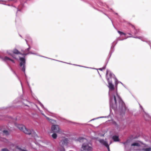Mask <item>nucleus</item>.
<instances>
[{
  "label": "nucleus",
  "mask_w": 151,
  "mask_h": 151,
  "mask_svg": "<svg viewBox=\"0 0 151 151\" xmlns=\"http://www.w3.org/2000/svg\"><path fill=\"white\" fill-rule=\"evenodd\" d=\"M114 100L116 106H117V101H118L119 103V107L121 110L125 109V104L118 95L117 93H116V96H114Z\"/></svg>",
  "instance_id": "f257e3e1"
},
{
  "label": "nucleus",
  "mask_w": 151,
  "mask_h": 151,
  "mask_svg": "<svg viewBox=\"0 0 151 151\" xmlns=\"http://www.w3.org/2000/svg\"><path fill=\"white\" fill-rule=\"evenodd\" d=\"M17 127L24 133L27 134H32L35 133L33 130H30L25 127L23 125H18Z\"/></svg>",
  "instance_id": "f03ea898"
},
{
  "label": "nucleus",
  "mask_w": 151,
  "mask_h": 151,
  "mask_svg": "<svg viewBox=\"0 0 151 151\" xmlns=\"http://www.w3.org/2000/svg\"><path fill=\"white\" fill-rule=\"evenodd\" d=\"M19 60L20 61L19 65L21 67V70L22 71L24 72V73L25 74V70L26 67L25 59L24 58H20Z\"/></svg>",
  "instance_id": "7ed1b4c3"
},
{
  "label": "nucleus",
  "mask_w": 151,
  "mask_h": 151,
  "mask_svg": "<svg viewBox=\"0 0 151 151\" xmlns=\"http://www.w3.org/2000/svg\"><path fill=\"white\" fill-rule=\"evenodd\" d=\"M82 151H92L91 147L88 144L83 143L82 147Z\"/></svg>",
  "instance_id": "20e7f679"
},
{
  "label": "nucleus",
  "mask_w": 151,
  "mask_h": 151,
  "mask_svg": "<svg viewBox=\"0 0 151 151\" xmlns=\"http://www.w3.org/2000/svg\"><path fill=\"white\" fill-rule=\"evenodd\" d=\"M68 143V140L66 138H63L61 140L60 143V145L61 146V148L63 147V146L65 145H67Z\"/></svg>",
  "instance_id": "39448f33"
},
{
  "label": "nucleus",
  "mask_w": 151,
  "mask_h": 151,
  "mask_svg": "<svg viewBox=\"0 0 151 151\" xmlns=\"http://www.w3.org/2000/svg\"><path fill=\"white\" fill-rule=\"evenodd\" d=\"M52 131L53 132L58 133L60 131L59 126L57 125H53L51 127Z\"/></svg>",
  "instance_id": "423d86ee"
},
{
  "label": "nucleus",
  "mask_w": 151,
  "mask_h": 151,
  "mask_svg": "<svg viewBox=\"0 0 151 151\" xmlns=\"http://www.w3.org/2000/svg\"><path fill=\"white\" fill-rule=\"evenodd\" d=\"M99 141L101 143L105 146L107 148L108 151H110L109 146L108 145L107 141H105L103 139H99Z\"/></svg>",
  "instance_id": "0eeeda50"
},
{
  "label": "nucleus",
  "mask_w": 151,
  "mask_h": 151,
  "mask_svg": "<svg viewBox=\"0 0 151 151\" xmlns=\"http://www.w3.org/2000/svg\"><path fill=\"white\" fill-rule=\"evenodd\" d=\"M108 87L109 88V91H112L114 90V85L111 82L109 81H108Z\"/></svg>",
  "instance_id": "6e6552de"
},
{
  "label": "nucleus",
  "mask_w": 151,
  "mask_h": 151,
  "mask_svg": "<svg viewBox=\"0 0 151 151\" xmlns=\"http://www.w3.org/2000/svg\"><path fill=\"white\" fill-rule=\"evenodd\" d=\"M30 49V47H29L27 49H26L24 52L22 54V55L26 56L27 55L29 54L30 53L29 52V50Z\"/></svg>",
  "instance_id": "1a4fd4ad"
},
{
  "label": "nucleus",
  "mask_w": 151,
  "mask_h": 151,
  "mask_svg": "<svg viewBox=\"0 0 151 151\" xmlns=\"http://www.w3.org/2000/svg\"><path fill=\"white\" fill-rule=\"evenodd\" d=\"M2 59H3V60H4V61H6L8 60H9L11 61L13 63H14V61L13 60L11 59L10 58H9L7 57H6V56L2 58Z\"/></svg>",
  "instance_id": "9d476101"
},
{
  "label": "nucleus",
  "mask_w": 151,
  "mask_h": 151,
  "mask_svg": "<svg viewBox=\"0 0 151 151\" xmlns=\"http://www.w3.org/2000/svg\"><path fill=\"white\" fill-rule=\"evenodd\" d=\"M78 140L80 142H86L87 141V140L86 139L82 137H79L78 138Z\"/></svg>",
  "instance_id": "9b49d317"
},
{
  "label": "nucleus",
  "mask_w": 151,
  "mask_h": 151,
  "mask_svg": "<svg viewBox=\"0 0 151 151\" xmlns=\"http://www.w3.org/2000/svg\"><path fill=\"white\" fill-rule=\"evenodd\" d=\"M112 139L114 141L117 142L119 141V138L118 136H114L112 137Z\"/></svg>",
  "instance_id": "f8f14e48"
},
{
  "label": "nucleus",
  "mask_w": 151,
  "mask_h": 151,
  "mask_svg": "<svg viewBox=\"0 0 151 151\" xmlns=\"http://www.w3.org/2000/svg\"><path fill=\"white\" fill-rule=\"evenodd\" d=\"M13 52L14 53L16 54H21L22 55L21 53L19 52L16 49H14L13 51Z\"/></svg>",
  "instance_id": "ddd939ff"
},
{
  "label": "nucleus",
  "mask_w": 151,
  "mask_h": 151,
  "mask_svg": "<svg viewBox=\"0 0 151 151\" xmlns=\"http://www.w3.org/2000/svg\"><path fill=\"white\" fill-rule=\"evenodd\" d=\"M45 117L47 119V120L50 122H55V121L54 120L50 119L48 117H47L46 116Z\"/></svg>",
  "instance_id": "4468645a"
},
{
  "label": "nucleus",
  "mask_w": 151,
  "mask_h": 151,
  "mask_svg": "<svg viewBox=\"0 0 151 151\" xmlns=\"http://www.w3.org/2000/svg\"><path fill=\"white\" fill-rule=\"evenodd\" d=\"M45 117L47 119V120L50 122H55V121L54 120L50 119L48 117H47L46 116Z\"/></svg>",
  "instance_id": "2eb2a0df"
},
{
  "label": "nucleus",
  "mask_w": 151,
  "mask_h": 151,
  "mask_svg": "<svg viewBox=\"0 0 151 151\" xmlns=\"http://www.w3.org/2000/svg\"><path fill=\"white\" fill-rule=\"evenodd\" d=\"M131 146H139L140 145L137 142H135L134 143H133L131 144Z\"/></svg>",
  "instance_id": "dca6fc26"
},
{
  "label": "nucleus",
  "mask_w": 151,
  "mask_h": 151,
  "mask_svg": "<svg viewBox=\"0 0 151 151\" xmlns=\"http://www.w3.org/2000/svg\"><path fill=\"white\" fill-rule=\"evenodd\" d=\"M131 26L135 30V31L134 32V33L135 34H136L138 32H139V30L136 29L134 25H131Z\"/></svg>",
  "instance_id": "f3484780"
},
{
  "label": "nucleus",
  "mask_w": 151,
  "mask_h": 151,
  "mask_svg": "<svg viewBox=\"0 0 151 151\" xmlns=\"http://www.w3.org/2000/svg\"><path fill=\"white\" fill-rule=\"evenodd\" d=\"M143 151H151V148L150 147L144 148L143 149Z\"/></svg>",
  "instance_id": "a211bd4d"
},
{
  "label": "nucleus",
  "mask_w": 151,
  "mask_h": 151,
  "mask_svg": "<svg viewBox=\"0 0 151 151\" xmlns=\"http://www.w3.org/2000/svg\"><path fill=\"white\" fill-rule=\"evenodd\" d=\"M52 137L54 139L57 138V135L56 133H53L52 135Z\"/></svg>",
  "instance_id": "6ab92c4d"
},
{
  "label": "nucleus",
  "mask_w": 151,
  "mask_h": 151,
  "mask_svg": "<svg viewBox=\"0 0 151 151\" xmlns=\"http://www.w3.org/2000/svg\"><path fill=\"white\" fill-rule=\"evenodd\" d=\"M3 133L5 134L6 135H7L9 134L7 130H4L3 131Z\"/></svg>",
  "instance_id": "aec40b11"
},
{
  "label": "nucleus",
  "mask_w": 151,
  "mask_h": 151,
  "mask_svg": "<svg viewBox=\"0 0 151 151\" xmlns=\"http://www.w3.org/2000/svg\"><path fill=\"white\" fill-rule=\"evenodd\" d=\"M118 33L120 35H126V34L123 32H121L119 31H118Z\"/></svg>",
  "instance_id": "412c9836"
},
{
  "label": "nucleus",
  "mask_w": 151,
  "mask_h": 151,
  "mask_svg": "<svg viewBox=\"0 0 151 151\" xmlns=\"http://www.w3.org/2000/svg\"><path fill=\"white\" fill-rule=\"evenodd\" d=\"M17 148L20 151H27V150L22 149L19 147H17Z\"/></svg>",
  "instance_id": "4be33fe9"
},
{
  "label": "nucleus",
  "mask_w": 151,
  "mask_h": 151,
  "mask_svg": "<svg viewBox=\"0 0 151 151\" xmlns=\"http://www.w3.org/2000/svg\"><path fill=\"white\" fill-rule=\"evenodd\" d=\"M59 151H65V150L64 148L62 147V148L59 149Z\"/></svg>",
  "instance_id": "5701e85b"
},
{
  "label": "nucleus",
  "mask_w": 151,
  "mask_h": 151,
  "mask_svg": "<svg viewBox=\"0 0 151 151\" xmlns=\"http://www.w3.org/2000/svg\"><path fill=\"white\" fill-rule=\"evenodd\" d=\"M2 151H9L8 149L6 148L3 149L1 150Z\"/></svg>",
  "instance_id": "b1692460"
},
{
  "label": "nucleus",
  "mask_w": 151,
  "mask_h": 151,
  "mask_svg": "<svg viewBox=\"0 0 151 151\" xmlns=\"http://www.w3.org/2000/svg\"><path fill=\"white\" fill-rule=\"evenodd\" d=\"M41 114H42L43 115V116H45V115L43 113L41 112Z\"/></svg>",
  "instance_id": "393cba45"
},
{
  "label": "nucleus",
  "mask_w": 151,
  "mask_h": 151,
  "mask_svg": "<svg viewBox=\"0 0 151 151\" xmlns=\"http://www.w3.org/2000/svg\"><path fill=\"white\" fill-rule=\"evenodd\" d=\"M115 125L116 126V127H118V126L117 124L116 123H115Z\"/></svg>",
  "instance_id": "a878e982"
},
{
  "label": "nucleus",
  "mask_w": 151,
  "mask_h": 151,
  "mask_svg": "<svg viewBox=\"0 0 151 151\" xmlns=\"http://www.w3.org/2000/svg\"><path fill=\"white\" fill-rule=\"evenodd\" d=\"M4 1L3 0H0V2H3Z\"/></svg>",
  "instance_id": "bb28decb"
},
{
  "label": "nucleus",
  "mask_w": 151,
  "mask_h": 151,
  "mask_svg": "<svg viewBox=\"0 0 151 151\" xmlns=\"http://www.w3.org/2000/svg\"><path fill=\"white\" fill-rule=\"evenodd\" d=\"M11 55L12 56H12V55Z\"/></svg>",
  "instance_id": "cd10ccee"
}]
</instances>
